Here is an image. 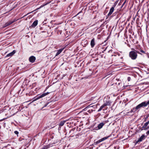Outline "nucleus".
Here are the masks:
<instances>
[{
	"mask_svg": "<svg viewBox=\"0 0 149 149\" xmlns=\"http://www.w3.org/2000/svg\"><path fill=\"white\" fill-rule=\"evenodd\" d=\"M49 93L47 92V93H43L41 95H38L32 99V102H34L40 98L44 97L48 95Z\"/></svg>",
	"mask_w": 149,
	"mask_h": 149,
	"instance_id": "2",
	"label": "nucleus"
},
{
	"mask_svg": "<svg viewBox=\"0 0 149 149\" xmlns=\"http://www.w3.org/2000/svg\"><path fill=\"white\" fill-rule=\"evenodd\" d=\"M93 110L91 109V110H87V111L89 113H91L93 111Z\"/></svg>",
	"mask_w": 149,
	"mask_h": 149,
	"instance_id": "22",
	"label": "nucleus"
},
{
	"mask_svg": "<svg viewBox=\"0 0 149 149\" xmlns=\"http://www.w3.org/2000/svg\"><path fill=\"white\" fill-rule=\"evenodd\" d=\"M91 104L88 105L87 107H86L84 109H83V110L84 111H86L87 110V109L89 108L92 107L93 106H90Z\"/></svg>",
	"mask_w": 149,
	"mask_h": 149,
	"instance_id": "20",
	"label": "nucleus"
},
{
	"mask_svg": "<svg viewBox=\"0 0 149 149\" xmlns=\"http://www.w3.org/2000/svg\"><path fill=\"white\" fill-rule=\"evenodd\" d=\"M137 53L141 54L140 53L139 51L136 50L132 51L130 52L129 56L132 60H135L137 57Z\"/></svg>",
	"mask_w": 149,
	"mask_h": 149,
	"instance_id": "1",
	"label": "nucleus"
},
{
	"mask_svg": "<svg viewBox=\"0 0 149 149\" xmlns=\"http://www.w3.org/2000/svg\"><path fill=\"white\" fill-rule=\"evenodd\" d=\"M38 21L37 20H35L33 22L31 26L33 28H35L37 25L38 24Z\"/></svg>",
	"mask_w": 149,
	"mask_h": 149,
	"instance_id": "9",
	"label": "nucleus"
},
{
	"mask_svg": "<svg viewBox=\"0 0 149 149\" xmlns=\"http://www.w3.org/2000/svg\"><path fill=\"white\" fill-rule=\"evenodd\" d=\"M80 13V12H79V13L77 14V15H78L79 13Z\"/></svg>",
	"mask_w": 149,
	"mask_h": 149,
	"instance_id": "33",
	"label": "nucleus"
},
{
	"mask_svg": "<svg viewBox=\"0 0 149 149\" xmlns=\"http://www.w3.org/2000/svg\"><path fill=\"white\" fill-rule=\"evenodd\" d=\"M146 138V136L144 134H143L142 136L138 139L137 141H136V143H137L139 142L142 141L144 140Z\"/></svg>",
	"mask_w": 149,
	"mask_h": 149,
	"instance_id": "6",
	"label": "nucleus"
},
{
	"mask_svg": "<svg viewBox=\"0 0 149 149\" xmlns=\"http://www.w3.org/2000/svg\"><path fill=\"white\" fill-rule=\"evenodd\" d=\"M36 59V57L33 56H31L29 58V61L31 63H34L35 62Z\"/></svg>",
	"mask_w": 149,
	"mask_h": 149,
	"instance_id": "8",
	"label": "nucleus"
},
{
	"mask_svg": "<svg viewBox=\"0 0 149 149\" xmlns=\"http://www.w3.org/2000/svg\"><path fill=\"white\" fill-rule=\"evenodd\" d=\"M137 110V109H136V107H134L130 111L128 112L127 113H130L132 112L134 113Z\"/></svg>",
	"mask_w": 149,
	"mask_h": 149,
	"instance_id": "15",
	"label": "nucleus"
},
{
	"mask_svg": "<svg viewBox=\"0 0 149 149\" xmlns=\"http://www.w3.org/2000/svg\"><path fill=\"white\" fill-rule=\"evenodd\" d=\"M14 133L15 134L17 135L19 134L18 132L17 131H14Z\"/></svg>",
	"mask_w": 149,
	"mask_h": 149,
	"instance_id": "24",
	"label": "nucleus"
},
{
	"mask_svg": "<svg viewBox=\"0 0 149 149\" xmlns=\"http://www.w3.org/2000/svg\"><path fill=\"white\" fill-rule=\"evenodd\" d=\"M148 104H149L148 102L145 101L137 105L136 107V109H137V110H139V109L141 108L146 107Z\"/></svg>",
	"mask_w": 149,
	"mask_h": 149,
	"instance_id": "3",
	"label": "nucleus"
},
{
	"mask_svg": "<svg viewBox=\"0 0 149 149\" xmlns=\"http://www.w3.org/2000/svg\"><path fill=\"white\" fill-rule=\"evenodd\" d=\"M17 20L16 19H14L13 20H10L4 24L3 27L4 28L9 26L11 24L17 21Z\"/></svg>",
	"mask_w": 149,
	"mask_h": 149,
	"instance_id": "4",
	"label": "nucleus"
},
{
	"mask_svg": "<svg viewBox=\"0 0 149 149\" xmlns=\"http://www.w3.org/2000/svg\"><path fill=\"white\" fill-rule=\"evenodd\" d=\"M65 122L66 121H61L59 123V126H63Z\"/></svg>",
	"mask_w": 149,
	"mask_h": 149,
	"instance_id": "19",
	"label": "nucleus"
},
{
	"mask_svg": "<svg viewBox=\"0 0 149 149\" xmlns=\"http://www.w3.org/2000/svg\"><path fill=\"white\" fill-rule=\"evenodd\" d=\"M109 137V136H106V137H104L103 138H102L99 139V140H98V141H95V140L94 141V145H96L97 144H98L99 143H100V142L107 139Z\"/></svg>",
	"mask_w": 149,
	"mask_h": 149,
	"instance_id": "5",
	"label": "nucleus"
},
{
	"mask_svg": "<svg viewBox=\"0 0 149 149\" xmlns=\"http://www.w3.org/2000/svg\"><path fill=\"white\" fill-rule=\"evenodd\" d=\"M104 125V123L103 122H102L98 124L97 127L96 128V130H100L102 128L103 126Z\"/></svg>",
	"mask_w": 149,
	"mask_h": 149,
	"instance_id": "7",
	"label": "nucleus"
},
{
	"mask_svg": "<svg viewBox=\"0 0 149 149\" xmlns=\"http://www.w3.org/2000/svg\"><path fill=\"white\" fill-rule=\"evenodd\" d=\"M148 129H149V126H148V127H147V128H146H146H145V129H143L144 130H148Z\"/></svg>",
	"mask_w": 149,
	"mask_h": 149,
	"instance_id": "29",
	"label": "nucleus"
},
{
	"mask_svg": "<svg viewBox=\"0 0 149 149\" xmlns=\"http://www.w3.org/2000/svg\"><path fill=\"white\" fill-rule=\"evenodd\" d=\"M146 134L147 135H148L149 134V130L148 131L146 132Z\"/></svg>",
	"mask_w": 149,
	"mask_h": 149,
	"instance_id": "30",
	"label": "nucleus"
},
{
	"mask_svg": "<svg viewBox=\"0 0 149 149\" xmlns=\"http://www.w3.org/2000/svg\"><path fill=\"white\" fill-rule=\"evenodd\" d=\"M140 51L141 52L143 53H144V54H146V52L145 51H144L143 50H141V49L140 50Z\"/></svg>",
	"mask_w": 149,
	"mask_h": 149,
	"instance_id": "25",
	"label": "nucleus"
},
{
	"mask_svg": "<svg viewBox=\"0 0 149 149\" xmlns=\"http://www.w3.org/2000/svg\"><path fill=\"white\" fill-rule=\"evenodd\" d=\"M111 102L110 101H106L103 104L105 107L107 106H110L111 105Z\"/></svg>",
	"mask_w": 149,
	"mask_h": 149,
	"instance_id": "14",
	"label": "nucleus"
},
{
	"mask_svg": "<svg viewBox=\"0 0 149 149\" xmlns=\"http://www.w3.org/2000/svg\"><path fill=\"white\" fill-rule=\"evenodd\" d=\"M114 10V7H112L110 10L109 12L107 15L108 16H110L113 13Z\"/></svg>",
	"mask_w": 149,
	"mask_h": 149,
	"instance_id": "10",
	"label": "nucleus"
},
{
	"mask_svg": "<svg viewBox=\"0 0 149 149\" xmlns=\"http://www.w3.org/2000/svg\"><path fill=\"white\" fill-rule=\"evenodd\" d=\"M95 45V39L93 38L91 40V47H93Z\"/></svg>",
	"mask_w": 149,
	"mask_h": 149,
	"instance_id": "13",
	"label": "nucleus"
},
{
	"mask_svg": "<svg viewBox=\"0 0 149 149\" xmlns=\"http://www.w3.org/2000/svg\"><path fill=\"white\" fill-rule=\"evenodd\" d=\"M105 107V106L104 104H103L102 106H101L100 108L98 110V112H99L104 107Z\"/></svg>",
	"mask_w": 149,
	"mask_h": 149,
	"instance_id": "17",
	"label": "nucleus"
},
{
	"mask_svg": "<svg viewBox=\"0 0 149 149\" xmlns=\"http://www.w3.org/2000/svg\"><path fill=\"white\" fill-rule=\"evenodd\" d=\"M49 3H47L45 4H43L42 5L40 6V8H39H39H40L42 7H43L44 6H46V5H47V4H48Z\"/></svg>",
	"mask_w": 149,
	"mask_h": 149,
	"instance_id": "21",
	"label": "nucleus"
},
{
	"mask_svg": "<svg viewBox=\"0 0 149 149\" xmlns=\"http://www.w3.org/2000/svg\"><path fill=\"white\" fill-rule=\"evenodd\" d=\"M126 1H125L123 3V4H122V6H121V7H122L124 5V4H125V3H126Z\"/></svg>",
	"mask_w": 149,
	"mask_h": 149,
	"instance_id": "27",
	"label": "nucleus"
},
{
	"mask_svg": "<svg viewBox=\"0 0 149 149\" xmlns=\"http://www.w3.org/2000/svg\"><path fill=\"white\" fill-rule=\"evenodd\" d=\"M50 146V145H47L45 146H44L41 149H48L49 148Z\"/></svg>",
	"mask_w": 149,
	"mask_h": 149,
	"instance_id": "18",
	"label": "nucleus"
},
{
	"mask_svg": "<svg viewBox=\"0 0 149 149\" xmlns=\"http://www.w3.org/2000/svg\"><path fill=\"white\" fill-rule=\"evenodd\" d=\"M16 52V51L15 50H13L12 52L8 54L6 56V57L11 56L13 55Z\"/></svg>",
	"mask_w": 149,
	"mask_h": 149,
	"instance_id": "12",
	"label": "nucleus"
},
{
	"mask_svg": "<svg viewBox=\"0 0 149 149\" xmlns=\"http://www.w3.org/2000/svg\"><path fill=\"white\" fill-rule=\"evenodd\" d=\"M2 120H0V121H2Z\"/></svg>",
	"mask_w": 149,
	"mask_h": 149,
	"instance_id": "32",
	"label": "nucleus"
},
{
	"mask_svg": "<svg viewBox=\"0 0 149 149\" xmlns=\"http://www.w3.org/2000/svg\"><path fill=\"white\" fill-rule=\"evenodd\" d=\"M149 123V121H148L142 127V128L143 129H145V128H146V127L148 125Z\"/></svg>",
	"mask_w": 149,
	"mask_h": 149,
	"instance_id": "16",
	"label": "nucleus"
},
{
	"mask_svg": "<svg viewBox=\"0 0 149 149\" xmlns=\"http://www.w3.org/2000/svg\"><path fill=\"white\" fill-rule=\"evenodd\" d=\"M49 103H46L44 106V107H46L48 104Z\"/></svg>",
	"mask_w": 149,
	"mask_h": 149,
	"instance_id": "28",
	"label": "nucleus"
},
{
	"mask_svg": "<svg viewBox=\"0 0 149 149\" xmlns=\"http://www.w3.org/2000/svg\"><path fill=\"white\" fill-rule=\"evenodd\" d=\"M117 2H118V1H116L115 3H114V5H116L117 4Z\"/></svg>",
	"mask_w": 149,
	"mask_h": 149,
	"instance_id": "31",
	"label": "nucleus"
},
{
	"mask_svg": "<svg viewBox=\"0 0 149 149\" xmlns=\"http://www.w3.org/2000/svg\"><path fill=\"white\" fill-rule=\"evenodd\" d=\"M127 80L128 81H130V80L131 79V78L130 77H127Z\"/></svg>",
	"mask_w": 149,
	"mask_h": 149,
	"instance_id": "26",
	"label": "nucleus"
},
{
	"mask_svg": "<svg viewBox=\"0 0 149 149\" xmlns=\"http://www.w3.org/2000/svg\"><path fill=\"white\" fill-rule=\"evenodd\" d=\"M63 49H64L63 48H61V49H59L58 50L56 51L57 52L55 55V57L56 56L58 55L61 52L63 51Z\"/></svg>",
	"mask_w": 149,
	"mask_h": 149,
	"instance_id": "11",
	"label": "nucleus"
},
{
	"mask_svg": "<svg viewBox=\"0 0 149 149\" xmlns=\"http://www.w3.org/2000/svg\"><path fill=\"white\" fill-rule=\"evenodd\" d=\"M149 117V113L146 116V117L145 118V121H146V119H147Z\"/></svg>",
	"mask_w": 149,
	"mask_h": 149,
	"instance_id": "23",
	"label": "nucleus"
}]
</instances>
